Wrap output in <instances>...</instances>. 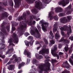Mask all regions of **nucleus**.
Masks as SVG:
<instances>
[{
  "instance_id": "12",
  "label": "nucleus",
  "mask_w": 73,
  "mask_h": 73,
  "mask_svg": "<svg viewBox=\"0 0 73 73\" xmlns=\"http://www.w3.org/2000/svg\"><path fill=\"white\" fill-rule=\"evenodd\" d=\"M24 54L25 55H26L27 54V57H28V58H31V54L30 52H27V50H25V51L24 52Z\"/></svg>"
},
{
  "instance_id": "46",
  "label": "nucleus",
  "mask_w": 73,
  "mask_h": 73,
  "mask_svg": "<svg viewBox=\"0 0 73 73\" xmlns=\"http://www.w3.org/2000/svg\"><path fill=\"white\" fill-rule=\"evenodd\" d=\"M50 2L49 0H45L46 4H48Z\"/></svg>"
},
{
  "instance_id": "37",
  "label": "nucleus",
  "mask_w": 73,
  "mask_h": 73,
  "mask_svg": "<svg viewBox=\"0 0 73 73\" xmlns=\"http://www.w3.org/2000/svg\"><path fill=\"white\" fill-rule=\"evenodd\" d=\"M67 18L68 20V21H69L70 20H71V19H72V16H67Z\"/></svg>"
},
{
  "instance_id": "9",
  "label": "nucleus",
  "mask_w": 73,
  "mask_h": 73,
  "mask_svg": "<svg viewBox=\"0 0 73 73\" xmlns=\"http://www.w3.org/2000/svg\"><path fill=\"white\" fill-rule=\"evenodd\" d=\"M13 37L14 38V41L16 44H17L19 42V38H18V37L16 35L15 33H14L13 35Z\"/></svg>"
},
{
  "instance_id": "17",
  "label": "nucleus",
  "mask_w": 73,
  "mask_h": 73,
  "mask_svg": "<svg viewBox=\"0 0 73 73\" xmlns=\"http://www.w3.org/2000/svg\"><path fill=\"white\" fill-rule=\"evenodd\" d=\"M53 14H54V13L52 11H51L49 13L48 17L50 18V20H52V19H53L52 15Z\"/></svg>"
},
{
  "instance_id": "31",
  "label": "nucleus",
  "mask_w": 73,
  "mask_h": 73,
  "mask_svg": "<svg viewBox=\"0 0 73 73\" xmlns=\"http://www.w3.org/2000/svg\"><path fill=\"white\" fill-rule=\"evenodd\" d=\"M3 16H5L6 17H8V14H7V12H5L4 14H2Z\"/></svg>"
},
{
  "instance_id": "2",
  "label": "nucleus",
  "mask_w": 73,
  "mask_h": 73,
  "mask_svg": "<svg viewBox=\"0 0 73 73\" xmlns=\"http://www.w3.org/2000/svg\"><path fill=\"white\" fill-rule=\"evenodd\" d=\"M59 28L61 31V33L63 36H64V32L63 31H67V35H70L72 31L71 30V27L69 25L68 27L67 25H65L63 26V27L59 26Z\"/></svg>"
},
{
  "instance_id": "21",
  "label": "nucleus",
  "mask_w": 73,
  "mask_h": 73,
  "mask_svg": "<svg viewBox=\"0 0 73 73\" xmlns=\"http://www.w3.org/2000/svg\"><path fill=\"white\" fill-rule=\"evenodd\" d=\"M35 57L37 59H41L42 58V57L41 55L39 56L38 54H36L35 55Z\"/></svg>"
},
{
  "instance_id": "39",
  "label": "nucleus",
  "mask_w": 73,
  "mask_h": 73,
  "mask_svg": "<svg viewBox=\"0 0 73 73\" xmlns=\"http://www.w3.org/2000/svg\"><path fill=\"white\" fill-rule=\"evenodd\" d=\"M44 41L45 44H48V41H47V40L46 39V38H44Z\"/></svg>"
},
{
  "instance_id": "25",
  "label": "nucleus",
  "mask_w": 73,
  "mask_h": 73,
  "mask_svg": "<svg viewBox=\"0 0 73 73\" xmlns=\"http://www.w3.org/2000/svg\"><path fill=\"white\" fill-rule=\"evenodd\" d=\"M65 64L67 65V66L66 67V68H67V69H68V70H70V69L69 68V67H70V66L69 65V64H68V62L66 61L65 62Z\"/></svg>"
},
{
  "instance_id": "32",
  "label": "nucleus",
  "mask_w": 73,
  "mask_h": 73,
  "mask_svg": "<svg viewBox=\"0 0 73 73\" xmlns=\"http://www.w3.org/2000/svg\"><path fill=\"white\" fill-rule=\"evenodd\" d=\"M37 27L39 31V32H41V27L39 26V25H37Z\"/></svg>"
},
{
  "instance_id": "48",
  "label": "nucleus",
  "mask_w": 73,
  "mask_h": 73,
  "mask_svg": "<svg viewBox=\"0 0 73 73\" xmlns=\"http://www.w3.org/2000/svg\"><path fill=\"white\" fill-rule=\"evenodd\" d=\"M69 39H70L71 41L73 40V36H70V37L69 38Z\"/></svg>"
},
{
  "instance_id": "59",
  "label": "nucleus",
  "mask_w": 73,
  "mask_h": 73,
  "mask_svg": "<svg viewBox=\"0 0 73 73\" xmlns=\"http://www.w3.org/2000/svg\"><path fill=\"white\" fill-rule=\"evenodd\" d=\"M72 52V50H69V52L70 53L71 52Z\"/></svg>"
},
{
  "instance_id": "29",
  "label": "nucleus",
  "mask_w": 73,
  "mask_h": 73,
  "mask_svg": "<svg viewBox=\"0 0 73 73\" xmlns=\"http://www.w3.org/2000/svg\"><path fill=\"white\" fill-rule=\"evenodd\" d=\"M1 31L2 32H3L5 34H6V33H6V32L5 31V29H4V28L1 29Z\"/></svg>"
},
{
  "instance_id": "64",
  "label": "nucleus",
  "mask_w": 73,
  "mask_h": 73,
  "mask_svg": "<svg viewBox=\"0 0 73 73\" xmlns=\"http://www.w3.org/2000/svg\"><path fill=\"white\" fill-rule=\"evenodd\" d=\"M13 57L14 58H15L16 57V55L15 54L13 56Z\"/></svg>"
},
{
  "instance_id": "4",
  "label": "nucleus",
  "mask_w": 73,
  "mask_h": 73,
  "mask_svg": "<svg viewBox=\"0 0 73 73\" xmlns=\"http://www.w3.org/2000/svg\"><path fill=\"white\" fill-rule=\"evenodd\" d=\"M30 32L32 35H35L36 33H37V36H35V37H36V38H38V37H39L40 36V34L39 33V32H38V30H37V29L36 27L35 28L34 30H31L30 31Z\"/></svg>"
},
{
  "instance_id": "22",
  "label": "nucleus",
  "mask_w": 73,
  "mask_h": 73,
  "mask_svg": "<svg viewBox=\"0 0 73 73\" xmlns=\"http://www.w3.org/2000/svg\"><path fill=\"white\" fill-rule=\"evenodd\" d=\"M54 28L53 29V32H56L57 30V26L56 25V24L54 25Z\"/></svg>"
},
{
  "instance_id": "35",
  "label": "nucleus",
  "mask_w": 73,
  "mask_h": 73,
  "mask_svg": "<svg viewBox=\"0 0 73 73\" xmlns=\"http://www.w3.org/2000/svg\"><path fill=\"white\" fill-rule=\"evenodd\" d=\"M25 42L27 46H29V42H27V40H25Z\"/></svg>"
},
{
  "instance_id": "53",
  "label": "nucleus",
  "mask_w": 73,
  "mask_h": 73,
  "mask_svg": "<svg viewBox=\"0 0 73 73\" xmlns=\"http://www.w3.org/2000/svg\"><path fill=\"white\" fill-rule=\"evenodd\" d=\"M62 44H59V48H61V46H62Z\"/></svg>"
},
{
  "instance_id": "54",
  "label": "nucleus",
  "mask_w": 73,
  "mask_h": 73,
  "mask_svg": "<svg viewBox=\"0 0 73 73\" xmlns=\"http://www.w3.org/2000/svg\"><path fill=\"white\" fill-rule=\"evenodd\" d=\"M12 16H10L9 17V20H12Z\"/></svg>"
},
{
  "instance_id": "57",
  "label": "nucleus",
  "mask_w": 73,
  "mask_h": 73,
  "mask_svg": "<svg viewBox=\"0 0 73 73\" xmlns=\"http://www.w3.org/2000/svg\"><path fill=\"white\" fill-rule=\"evenodd\" d=\"M31 12H34L35 13L36 12V10H31Z\"/></svg>"
},
{
  "instance_id": "30",
  "label": "nucleus",
  "mask_w": 73,
  "mask_h": 73,
  "mask_svg": "<svg viewBox=\"0 0 73 73\" xmlns=\"http://www.w3.org/2000/svg\"><path fill=\"white\" fill-rule=\"evenodd\" d=\"M64 16H65V13H60L58 14V16L59 17H62Z\"/></svg>"
},
{
  "instance_id": "55",
  "label": "nucleus",
  "mask_w": 73,
  "mask_h": 73,
  "mask_svg": "<svg viewBox=\"0 0 73 73\" xmlns=\"http://www.w3.org/2000/svg\"><path fill=\"white\" fill-rule=\"evenodd\" d=\"M66 14L67 15H70V14H71V12L70 11H68V12H67V13H66Z\"/></svg>"
},
{
  "instance_id": "63",
  "label": "nucleus",
  "mask_w": 73,
  "mask_h": 73,
  "mask_svg": "<svg viewBox=\"0 0 73 73\" xmlns=\"http://www.w3.org/2000/svg\"><path fill=\"white\" fill-rule=\"evenodd\" d=\"M7 30H9V27H7Z\"/></svg>"
},
{
  "instance_id": "50",
  "label": "nucleus",
  "mask_w": 73,
  "mask_h": 73,
  "mask_svg": "<svg viewBox=\"0 0 73 73\" xmlns=\"http://www.w3.org/2000/svg\"><path fill=\"white\" fill-rule=\"evenodd\" d=\"M15 29H15V27L13 26V25H12V30H13V31H15Z\"/></svg>"
},
{
  "instance_id": "14",
  "label": "nucleus",
  "mask_w": 73,
  "mask_h": 73,
  "mask_svg": "<svg viewBox=\"0 0 73 73\" xmlns=\"http://www.w3.org/2000/svg\"><path fill=\"white\" fill-rule=\"evenodd\" d=\"M23 17L22 16L19 17L18 18V20L19 21H20L21 20H23V19H25L26 18V14L25 13H24L23 15Z\"/></svg>"
},
{
  "instance_id": "36",
  "label": "nucleus",
  "mask_w": 73,
  "mask_h": 73,
  "mask_svg": "<svg viewBox=\"0 0 73 73\" xmlns=\"http://www.w3.org/2000/svg\"><path fill=\"white\" fill-rule=\"evenodd\" d=\"M12 51H13V48H12L11 49H10L8 50L7 53H9L10 52H12Z\"/></svg>"
},
{
  "instance_id": "19",
  "label": "nucleus",
  "mask_w": 73,
  "mask_h": 73,
  "mask_svg": "<svg viewBox=\"0 0 73 73\" xmlns=\"http://www.w3.org/2000/svg\"><path fill=\"white\" fill-rule=\"evenodd\" d=\"M14 67H15V66L14 65H10L8 66V69L9 70H12L13 69H14Z\"/></svg>"
},
{
  "instance_id": "16",
  "label": "nucleus",
  "mask_w": 73,
  "mask_h": 73,
  "mask_svg": "<svg viewBox=\"0 0 73 73\" xmlns=\"http://www.w3.org/2000/svg\"><path fill=\"white\" fill-rule=\"evenodd\" d=\"M60 37V34H59V33H58V31H57V33L55 35V38L56 39H58Z\"/></svg>"
},
{
  "instance_id": "60",
  "label": "nucleus",
  "mask_w": 73,
  "mask_h": 73,
  "mask_svg": "<svg viewBox=\"0 0 73 73\" xmlns=\"http://www.w3.org/2000/svg\"><path fill=\"white\" fill-rule=\"evenodd\" d=\"M22 72V71L21 70H20L17 73H21Z\"/></svg>"
},
{
  "instance_id": "20",
  "label": "nucleus",
  "mask_w": 73,
  "mask_h": 73,
  "mask_svg": "<svg viewBox=\"0 0 73 73\" xmlns=\"http://www.w3.org/2000/svg\"><path fill=\"white\" fill-rule=\"evenodd\" d=\"M13 41V40L12 39H11L9 40V41H8V42H9V46L11 45H12L13 46H15V44H13L12 42Z\"/></svg>"
},
{
  "instance_id": "23",
  "label": "nucleus",
  "mask_w": 73,
  "mask_h": 73,
  "mask_svg": "<svg viewBox=\"0 0 73 73\" xmlns=\"http://www.w3.org/2000/svg\"><path fill=\"white\" fill-rule=\"evenodd\" d=\"M24 65H25V63L23 62H22L21 63L19 64V69H20L22 66H23Z\"/></svg>"
},
{
  "instance_id": "52",
  "label": "nucleus",
  "mask_w": 73,
  "mask_h": 73,
  "mask_svg": "<svg viewBox=\"0 0 73 73\" xmlns=\"http://www.w3.org/2000/svg\"><path fill=\"white\" fill-rule=\"evenodd\" d=\"M5 68H4L3 70V73H5Z\"/></svg>"
},
{
  "instance_id": "11",
  "label": "nucleus",
  "mask_w": 73,
  "mask_h": 73,
  "mask_svg": "<svg viewBox=\"0 0 73 73\" xmlns=\"http://www.w3.org/2000/svg\"><path fill=\"white\" fill-rule=\"evenodd\" d=\"M49 53V49H48L47 50H46V49H43L42 50L40 51L39 53V54H42L44 53Z\"/></svg>"
},
{
  "instance_id": "43",
  "label": "nucleus",
  "mask_w": 73,
  "mask_h": 73,
  "mask_svg": "<svg viewBox=\"0 0 73 73\" xmlns=\"http://www.w3.org/2000/svg\"><path fill=\"white\" fill-rule=\"evenodd\" d=\"M35 0H29V2L30 3H33L34 1H35Z\"/></svg>"
},
{
  "instance_id": "3",
  "label": "nucleus",
  "mask_w": 73,
  "mask_h": 73,
  "mask_svg": "<svg viewBox=\"0 0 73 73\" xmlns=\"http://www.w3.org/2000/svg\"><path fill=\"white\" fill-rule=\"evenodd\" d=\"M40 23L41 24L42 28L43 31L44 32H46V28L48 27L49 23L45 22L43 20L40 21Z\"/></svg>"
},
{
  "instance_id": "10",
  "label": "nucleus",
  "mask_w": 73,
  "mask_h": 73,
  "mask_svg": "<svg viewBox=\"0 0 73 73\" xmlns=\"http://www.w3.org/2000/svg\"><path fill=\"white\" fill-rule=\"evenodd\" d=\"M33 20V18L32 17H31L30 18V21L29 23H28V21H27V22L26 23V24L28 23V25H31L35 24L36 23V21H33L32 23V20Z\"/></svg>"
},
{
  "instance_id": "47",
  "label": "nucleus",
  "mask_w": 73,
  "mask_h": 73,
  "mask_svg": "<svg viewBox=\"0 0 73 73\" xmlns=\"http://www.w3.org/2000/svg\"><path fill=\"white\" fill-rule=\"evenodd\" d=\"M30 60L29 59H27V64H28L30 62Z\"/></svg>"
},
{
  "instance_id": "40",
  "label": "nucleus",
  "mask_w": 73,
  "mask_h": 73,
  "mask_svg": "<svg viewBox=\"0 0 73 73\" xmlns=\"http://www.w3.org/2000/svg\"><path fill=\"white\" fill-rule=\"evenodd\" d=\"M54 19L55 20H57L58 19V17L57 16H56L54 17Z\"/></svg>"
},
{
  "instance_id": "6",
  "label": "nucleus",
  "mask_w": 73,
  "mask_h": 73,
  "mask_svg": "<svg viewBox=\"0 0 73 73\" xmlns=\"http://www.w3.org/2000/svg\"><path fill=\"white\" fill-rule=\"evenodd\" d=\"M69 0H66L65 2L64 0H63L59 2L58 4L59 5H62L63 7H65L66 5L69 4Z\"/></svg>"
},
{
  "instance_id": "33",
  "label": "nucleus",
  "mask_w": 73,
  "mask_h": 73,
  "mask_svg": "<svg viewBox=\"0 0 73 73\" xmlns=\"http://www.w3.org/2000/svg\"><path fill=\"white\" fill-rule=\"evenodd\" d=\"M27 27V25L26 23H25L24 24V26H23V25H22L21 26V29H23V28H26Z\"/></svg>"
},
{
  "instance_id": "34",
  "label": "nucleus",
  "mask_w": 73,
  "mask_h": 73,
  "mask_svg": "<svg viewBox=\"0 0 73 73\" xmlns=\"http://www.w3.org/2000/svg\"><path fill=\"white\" fill-rule=\"evenodd\" d=\"M49 33L52 38L54 37V35H53V34L52 33V31H50L49 32Z\"/></svg>"
},
{
  "instance_id": "51",
  "label": "nucleus",
  "mask_w": 73,
  "mask_h": 73,
  "mask_svg": "<svg viewBox=\"0 0 73 73\" xmlns=\"http://www.w3.org/2000/svg\"><path fill=\"white\" fill-rule=\"evenodd\" d=\"M56 62V60L52 59V63H53L54 62Z\"/></svg>"
},
{
  "instance_id": "28",
  "label": "nucleus",
  "mask_w": 73,
  "mask_h": 73,
  "mask_svg": "<svg viewBox=\"0 0 73 73\" xmlns=\"http://www.w3.org/2000/svg\"><path fill=\"white\" fill-rule=\"evenodd\" d=\"M64 50L66 52L68 50V49H69V48H68V45L66 44V46L64 48Z\"/></svg>"
},
{
  "instance_id": "8",
  "label": "nucleus",
  "mask_w": 73,
  "mask_h": 73,
  "mask_svg": "<svg viewBox=\"0 0 73 73\" xmlns=\"http://www.w3.org/2000/svg\"><path fill=\"white\" fill-rule=\"evenodd\" d=\"M54 9L56 13L61 12H62L63 11L62 9L60 7H56Z\"/></svg>"
},
{
  "instance_id": "42",
  "label": "nucleus",
  "mask_w": 73,
  "mask_h": 73,
  "mask_svg": "<svg viewBox=\"0 0 73 73\" xmlns=\"http://www.w3.org/2000/svg\"><path fill=\"white\" fill-rule=\"evenodd\" d=\"M69 62H70L71 63V64H72V65H73V62L72 59H69Z\"/></svg>"
},
{
  "instance_id": "62",
  "label": "nucleus",
  "mask_w": 73,
  "mask_h": 73,
  "mask_svg": "<svg viewBox=\"0 0 73 73\" xmlns=\"http://www.w3.org/2000/svg\"><path fill=\"white\" fill-rule=\"evenodd\" d=\"M11 62H9L7 64H8V65H9L11 64Z\"/></svg>"
},
{
  "instance_id": "41",
  "label": "nucleus",
  "mask_w": 73,
  "mask_h": 73,
  "mask_svg": "<svg viewBox=\"0 0 73 73\" xmlns=\"http://www.w3.org/2000/svg\"><path fill=\"white\" fill-rule=\"evenodd\" d=\"M70 8H71V5H70L67 8H66L65 9H67L68 10L69 9H70Z\"/></svg>"
},
{
  "instance_id": "49",
  "label": "nucleus",
  "mask_w": 73,
  "mask_h": 73,
  "mask_svg": "<svg viewBox=\"0 0 73 73\" xmlns=\"http://www.w3.org/2000/svg\"><path fill=\"white\" fill-rule=\"evenodd\" d=\"M29 39H31V40H33V37L32 36H30L29 37Z\"/></svg>"
},
{
  "instance_id": "26",
  "label": "nucleus",
  "mask_w": 73,
  "mask_h": 73,
  "mask_svg": "<svg viewBox=\"0 0 73 73\" xmlns=\"http://www.w3.org/2000/svg\"><path fill=\"white\" fill-rule=\"evenodd\" d=\"M15 61L17 62L18 63L20 61H21V58L19 57L18 58L16 59L15 60Z\"/></svg>"
},
{
  "instance_id": "13",
  "label": "nucleus",
  "mask_w": 73,
  "mask_h": 73,
  "mask_svg": "<svg viewBox=\"0 0 73 73\" xmlns=\"http://www.w3.org/2000/svg\"><path fill=\"white\" fill-rule=\"evenodd\" d=\"M60 21L62 23H65L68 22V20L65 17L60 19Z\"/></svg>"
},
{
  "instance_id": "44",
  "label": "nucleus",
  "mask_w": 73,
  "mask_h": 73,
  "mask_svg": "<svg viewBox=\"0 0 73 73\" xmlns=\"http://www.w3.org/2000/svg\"><path fill=\"white\" fill-rule=\"evenodd\" d=\"M30 34L29 33H26L25 34V36L26 37H27L28 35H29Z\"/></svg>"
},
{
  "instance_id": "27",
  "label": "nucleus",
  "mask_w": 73,
  "mask_h": 73,
  "mask_svg": "<svg viewBox=\"0 0 73 73\" xmlns=\"http://www.w3.org/2000/svg\"><path fill=\"white\" fill-rule=\"evenodd\" d=\"M50 45H52L53 44H54L55 43V41L53 40H51L50 41Z\"/></svg>"
},
{
  "instance_id": "1",
  "label": "nucleus",
  "mask_w": 73,
  "mask_h": 73,
  "mask_svg": "<svg viewBox=\"0 0 73 73\" xmlns=\"http://www.w3.org/2000/svg\"><path fill=\"white\" fill-rule=\"evenodd\" d=\"M45 69L44 70L43 68L44 67V65L43 64H41L39 65L38 67L37 68V70L39 73H42L43 71H44V73H48V70H50V64L47 62L46 63L45 65Z\"/></svg>"
},
{
  "instance_id": "15",
  "label": "nucleus",
  "mask_w": 73,
  "mask_h": 73,
  "mask_svg": "<svg viewBox=\"0 0 73 73\" xmlns=\"http://www.w3.org/2000/svg\"><path fill=\"white\" fill-rule=\"evenodd\" d=\"M21 0H14L15 5V6L17 7L19 6V3H20Z\"/></svg>"
},
{
  "instance_id": "18",
  "label": "nucleus",
  "mask_w": 73,
  "mask_h": 73,
  "mask_svg": "<svg viewBox=\"0 0 73 73\" xmlns=\"http://www.w3.org/2000/svg\"><path fill=\"white\" fill-rule=\"evenodd\" d=\"M32 62L33 64H35L37 66L38 65V62L35 59H33L32 60Z\"/></svg>"
},
{
  "instance_id": "56",
  "label": "nucleus",
  "mask_w": 73,
  "mask_h": 73,
  "mask_svg": "<svg viewBox=\"0 0 73 73\" xmlns=\"http://www.w3.org/2000/svg\"><path fill=\"white\" fill-rule=\"evenodd\" d=\"M44 57L45 58H49V57L48 56H44Z\"/></svg>"
},
{
  "instance_id": "7",
  "label": "nucleus",
  "mask_w": 73,
  "mask_h": 73,
  "mask_svg": "<svg viewBox=\"0 0 73 73\" xmlns=\"http://www.w3.org/2000/svg\"><path fill=\"white\" fill-rule=\"evenodd\" d=\"M35 7L39 9H40L41 8H44L43 6L42 5V3L40 1H38L37 2L36 5H35Z\"/></svg>"
},
{
  "instance_id": "5",
  "label": "nucleus",
  "mask_w": 73,
  "mask_h": 73,
  "mask_svg": "<svg viewBox=\"0 0 73 73\" xmlns=\"http://www.w3.org/2000/svg\"><path fill=\"white\" fill-rule=\"evenodd\" d=\"M57 46L55 45L54 46V49L52 50V49H51V53L54 56V57H57V59H58L59 58V56H58L57 54L55 53H54V52H55V50H57Z\"/></svg>"
},
{
  "instance_id": "24",
  "label": "nucleus",
  "mask_w": 73,
  "mask_h": 73,
  "mask_svg": "<svg viewBox=\"0 0 73 73\" xmlns=\"http://www.w3.org/2000/svg\"><path fill=\"white\" fill-rule=\"evenodd\" d=\"M61 41H64L67 43H69V41H68V40L64 39V38H62L60 40V42Z\"/></svg>"
},
{
  "instance_id": "58",
  "label": "nucleus",
  "mask_w": 73,
  "mask_h": 73,
  "mask_svg": "<svg viewBox=\"0 0 73 73\" xmlns=\"http://www.w3.org/2000/svg\"><path fill=\"white\" fill-rule=\"evenodd\" d=\"M59 55H62V54H63V53L60 52L59 53Z\"/></svg>"
},
{
  "instance_id": "38",
  "label": "nucleus",
  "mask_w": 73,
  "mask_h": 73,
  "mask_svg": "<svg viewBox=\"0 0 73 73\" xmlns=\"http://www.w3.org/2000/svg\"><path fill=\"white\" fill-rule=\"evenodd\" d=\"M33 17L34 19H35L36 21H38V20H40L39 18H37L36 16Z\"/></svg>"
},
{
  "instance_id": "61",
  "label": "nucleus",
  "mask_w": 73,
  "mask_h": 73,
  "mask_svg": "<svg viewBox=\"0 0 73 73\" xmlns=\"http://www.w3.org/2000/svg\"><path fill=\"white\" fill-rule=\"evenodd\" d=\"M40 48V46L37 47V50H38V49H39Z\"/></svg>"
},
{
  "instance_id": "45",
  "label": "nucleus",
  "mask_w": 73,
  "mask_h": 73,
  "mask_svg": "<svg viewBox=\"0 0 73 73\" xmlns=\"http://www.w3.org/2000/svg\"><path fill=\"white\" fill-rule=\"evenodd\" d=\"M5 45L4 44V45H3L2 46V47L0 48V49H3L5 47Z\"/></svg>"
}]
</instances>
